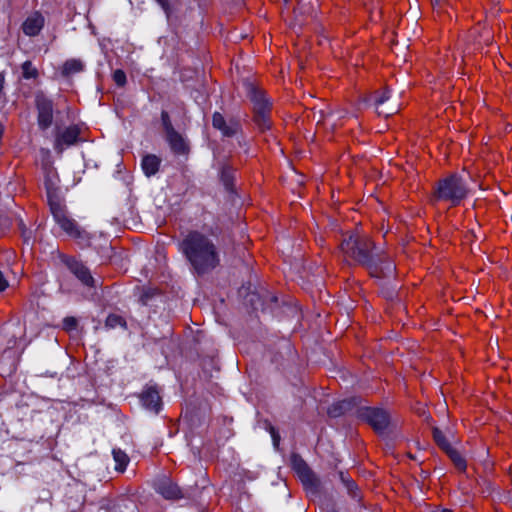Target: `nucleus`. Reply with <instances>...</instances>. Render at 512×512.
Listing matches in <instances>:
<instances>
[{"label":"nucleus","mask_w":512,"mask_h":512,"mask_svg":"<svg viewBox=\"0 0 512 512\" xmlns=\"http://www.w3.org/2000/svg\"><path fill=\"white\" fill-rule=\"evenodd\" d=\"M339 478L347 489L348 495L355 500H360L361 496L359 493V488L355 481L342 471L339 472Z\"/></svg>","instance_id":"4be33fe9"},{"label":"nucleus","mask_w":512,"mask_h":512,"mask_svg":"<svg viewBox=\"0 0 512 512\" xmlns=\"http://www.w3.org/2000/svg\"><path fill=\"white\" fill-rule=\"evenodd\" d=\"M112 454H113V458L117 464L115 467L116 470L123 472L129 463V457L127 456V454L124 451H122L120 449H113Z\"/></svg>","instance_id":"393cba45"},{"label":"nucleus","mask_w":512,"mask_h":512,"mask_svg":"<svg viewBox=\"0 0 512 512\" xmlns=\"http://www.w3.org/2000/svg\"><path fill=\"white\" fill-rule=\"evenodd\" d=\"M80 139V129L77 125H71L58 133L55 139L54 149L62 153L66 147L76 144Z\"/></svg>","instance_id":"1a4fd4ad"},{"label":"nucleus","mask_w":512,"mask_h":512,"mask_svg":"<svg viewBox=\"0 0 512 512\" xmlns=\"http://www.w3.org/2000/svg\"><path fill=\"white\" fill-rule=\"evenodd\" d=\"M390 98V91L388 88H384L382 90L375 91L371 100L373 101L374 106L376 107L378 115H383L388 117L390 115L395 114L398 111L396 106H392L389 108H381V106Z\"/></svg>","instance_id":"dca6fc26"},{"label":"nucleus","mask_w":512,"mask_h":512,"mask_svg":"<svg viewBox=\"0 0 512 512\" xmlns=\"http://www.w3.org/2000/svg\"><path fill=\"white\" fill-rule=\"evenodd\" d=\"M151 297V295L148 293V292H145L142 294L141 296V302L144 304V305H147V301L148 299Z\"/></svg>","instance_id":"72a5a7b5"},{"label":"nucleus","mask_w":512,"mask_h":512,"mask_svg":"<svg viewBox=\"0 0 512 512\" xmlns=\"http://www.w3.org/2000/svg\"><path fill=\"white\" fill-rule=\"evenodd\" d=\"M160 119L164 136L176 130L172 124L171 117L167 111L162 110Z\"/></svg>","instance_id":"cd10ccee"},{"label":"nucleus","mask_w":512,"mask_h":512,"mask_svg":"<svg viewBox=\"0 0 512 512\" xmlns=\"http://www.w3.org/2000/svg\"><path fill=\"white\" fill-rule=\"evenodd\" d=\"M113 81L117 84L119 87L125 86L127 82L126 74L123 70L117 69L113 72L112 75Z\"/></svg>","instance_id":"c756f323"},{"label":"nucleus","mask_w":512,"mask_h":512,"mask_svg":"<svg viewBox=\"0 0 512 512\" xmlns=\"http://www.w3.org/2000/svg\"><path fill=\"white\" fill-rule=\"evenodd\" d=\"M48 204L51 210V213L54 217V220L62 217L67 214L65 206L60 202L57 194L52 193V188L48 186Z\"/></svg>","instance_id":"6ab92c4d"},{"label":"nucleus","mask_w":512,"mask_h":512,"mask_svg":"<svg viewBox=\"0 0 512 512\" xmlns=\"http://www.w3.org/2000/svg\"><path fill=\"white\" fill-rule=\"evenodd\" d=\"M432 434H433V439H434L435 443L438 445V447L440 449L445 451L449 447H451V445L448 442V440L446 439L445 435L443 434V432L439 428L434 427L433 430H432Z\"/></svg>","instance_id":"a878e982"},{"label":"nucleus","mask_w":512,"mask_h":512,"mask_svg":"<svg viewBox=\"0 0 512 512\" xmlns=\"http://www.w3.org/2000/svg\"><path fill=\"white\" fill-rule=\"evenodd\" d=\"M55 221L70 237L78 240L79 242H88L89 237L87 232L82 230L78 226L77 222L74 219L68 217L67 214L63 215Z\"/></svg>","instance_id":"9d476101"},{"label":"nucleus","mask_w":512,"mask_h":512,"mask_svg":"<svg viewBox=\"0 0 512 512\" xmlns=\"http://www.w3.org/2000/svg\"><path fill=\"white\" fill-rule=\"evenodd\" d=\"M432 512H452V511L450 509H445V508H436Z\"/></svg>","instance_id":"c9c22d12"},{"label":"nucleus","mask_w":512,"mask_h":512,"mask_svg":"<svg viewBox=\"0 0 512 512\" xmlns=\"http://www.w3.org/2000/svg\"><path fill=\"white\" fill-rule=\"evenodd\" d=\"M142 405L149 411L158 414L162 402L159 391L155 387L146 388L140 395Z\"/></svg>","instance_id":"4468645a"},{"label":"nucleus","mask_w":512,"mask_h":512,"mask_svg":"<svg viewBox=\"0 0 512 512\" xmlns=\"http://www.w3.org/2000/svg\"><path fill=\"white\" fill-rule=\"evenodd\" d=\"M78 326V320L73 316H68L63 319L62 328L66 332L74 331Z\"/></svg>","instance_id":"c85d7f7f"},{"label":"nucleus","mask_w":512,"mask_h":512,"mask_svg":"<svg viewBox=\"0 0 512 512\" xmlns=\"http://www.w3.org/2000/svg\"><path fill=\"white\" fill-rule=\"evenodd\" d=\"M272 436H273L274 444L277 445L279 437L275 435L273 428H272Z\"/></svg>","instance_id":"e433bc0d"},{"label":"nucleus","mask_w":512,"mask_h":512,"mask_svg":"<svg viewBox=\"0 0 512 512\" xmlns=\"http://www.w3.org/2000/svg\"><path fill=\"white\" fill-rule=\"evenodd\" d=\"M45 24L44 16L36 11L26 18L22 24V31L25 35L34 37L37 36L43 29Z\"/></svg>","instance_id":"2eb2a0df"},{"label":"nucleus","mask_w":512,"mask_h":512,"mask_svg":"<svg viewBox=\"0 0 512 512\" xmlns=\"http://www.w3.org/2000/svg\"><path fill=\"white\" fill-rule=\"evenodd\" d=\"M357 416L379 435L384 434L392 425L390 414L383 408L360 407L357 409Z\"/></svg>","instance_id":"39448f33"},{"label":"nucleus","mask_w":512,"mask_h":512,"mask_svg":"<svg viewBox=\"0 0 512 512\" xmlns=\"http://www.w3.org/2000/svg\"><path fill=\"white\" fill-rule=\"evenodd\" d=\"M105 327L108 329H114L116 327H121L122 329L126 330L127 322L122 316H120L118 314L111 313L107 316V318L105 320Z\"/></svg>","instance_id":"b1692460"},{"label":"nucleus","mask_w":512,"mask_h":512,"mask_svg":"<svg viewBox=\"0 0 512 512\" xmlns=\"http://www.w3.org/2000/svg\"><path fill=\"white\" fill-rule=\"evenodd\" d=\"M35 107L37 110V123L39 129L42 131L47 130L53 124L54 119V104L51 99L46 97L43 92H38L35 95Z\"/></svg>","instance_id":"0eeeda50"},{"label":"nucleus","mask_w":512,"mask_h":512,"mask_svg":"<svg viewBox=\"0 0 512 512\" xmlns=\"http://www.w3.org/2000/svg\"><path fill=\"white\" fill-rule=\"evenodd\" d=\"M339 249L349 264L365 268L375 278L391 277L395 264L384 251H376V244L365 234L356 232L343 235Z\"/></svg>","instance_id":"f257e3e1"},{"label":"nucleus","mask_w":512,"mask_h":512,"mask_svg":"<svg viewBox=\"0 0 512 512\" xmlns=\"http://www.w3.org/2000/svg\"><path fill=\"white\" fill-rule=\"evenodd\" d=\"M8 281L4 276L3 272L0 270V292H3L8 287Z\"/></svg>","instance_id":"2f4dec72"},{"label":"nucleus","mask_w":512,"mask_h":512,"mask_svg":"<svg viewBox=\"0 0 512 512\" xmlns=\"http://www.w3.org/2000/svg\"><path fill=\"white\" fill-rule=\"evenodd\" d=\"M469 191L467 181L458 173H451L434 182L429 202L434 206L447 203L449 207H456L467 198Z\"/></svg>","instance_id":"7ed1b4c3"},{"label":"nucleus","mask_w":512,"mask_h":512,"mask_svg":"<svg viewBox=\"0 0 512 512\" xmlns=\"http://www.w3.org/2000/svg\"><path fill=\"white\" fill-rule=\"evenodd\" d=\"M100 508L101 509H105L106 511H109L110 508H111V502L110 501H105V503H103Z\"/></svg>","instance_id":"f704fd0d"},{"label":"nucleus","mask_w":512,"mask_h":512,"mask_svg":"<svg viewBox=\"0 0 512 512\" xmlns=\"http://www.w3.org/2000/svg\"><path fill=\"white\" fill-rule=\"evenodd\" d=\"M444 452L447 454V456L450 458V460L453 462V464L459 471L463 472L466 470V468H467L466 460L462 457V455L456 449H454L451 446Z\"/></svg>","instance_id":"5701e85b"},{"label":"nucleus","mask_w":512,"mask_h":512,"mask_svg":"<svg viewBox=\"0 0 512 512\" xmlns=\"http://www.w3.org/2000/svg\"><path fill=\"white\" fill-rule=\"evenodd\" d=\"M154 488L163 498L167 500H180L183 498H189L186 491L182 490L172 479L168 477H162L158 479Z\"/></svg>","instance_id":"6e6552de"},{"label":"nucleus","mask_w":512,"mask_h":512,"mask_svg":"<svg viewBox=\"0 0 512 512\" xmlns=\"http://www.w3.org/2000/svg\"><path fill=\"white\" fill-rule=\"evenodd\" d=\"M243 87L245 89L246 96L252 103L254 123L261 132L269 130L272 125V103L266 97L265 91L249 79H245L243 81Z\"/></svg>","instance_id":"20e7f679"},{"label":"nucleus","mask_w":512,"mask_h":512,"mask_svg":"<svg viewBox=\"0 0 512 512\" xmlns=\"http://www.w3.org/2000/svg\"><path fill=\"white\" fill-rule=\"evenodd\" d=\"M236 170L230 165H223L220 171V179L227 191L233 192L235 189Z\"/></svg>","instance_id":"aec40b11"},{"label":"nucleus","mask_w":512,"mask_h":512,"mask_svg":"<svg viewBox=\"0 0 512 512\" xmlns=\"http://www.w3.org/2000/svg\"><path fill=\"white\" fill-rule=\"evenodd\" d=\"M61 262L69 269V271L86 287L95 288L96 280L92 276L89 268L83 262L77 260L73 256L63 253L59 254Z\"/></svg>","instance_id":"423d86ee"},{"label":"nucleus","mask_w":512,"mask_h":512,"mask_svg":"<svg viewBox=\"0 0 512 512\" xmlns=\"http://www.w3.org/2000/svg\"><path fill=\"white\" fill-rule=\"evenodd\" d=\"M212 125L215 129L221 131L225 137H232L241 130V125L238 120L230 119L229 122H226L220 112H214L212 115Z\"/></svg>","instance_id":"9b49d317"},{"label":"nucleus","mask_w":512,"mask_h":512,"mask_svg":"<svg viewBox=\"0 0 512 512\" xmlns=\"http://www.w3.org/2000/svg\"><path fill=\"white\" fill-rule=\"evenodd\" d=\"M84 63L80 59H68L64 62L62 69H61V75L65 78L70 77L73 74L82 72L84 70Z\"/></svg>","instance_id":"412c9836"},{"label":"nucleus","mask_w":512,"mask_h":512,"mask_svg":"<svg viewBox=\"0 0 512 512\" xmlns=\"http://www.w3.org/2000/svg\"><path fill=\"white\" fill-rule=\"evenodd\" d=\"M178 249L197 275L208 274L220 265L217 245L198 230L189 231L179 243Z\"/></svg>","instance_id":"f03ea898"},{"label":"nucleus","mask_w":512,"mask_h":512,"mask_svg":"<svg viewBox=\"0 0 512 512\" xmlns=\"http://www.w3.org/2000/svg\"><path fill=\"white\" fill-rule=\"evenodd\" d=\"M173 154L186 156L190 152L189 141L177 130L170 132L164 136Z\"/></svg>","instance_id":"f8f14e48"},{"label":"nucleus","mask_w":512,"mask_h":512,"mask_svg":"<svg viewBox=\"0 0 512 512\" xmlns=\"http://www.w3.org/2000/svg\"><path fill=\"white\" fill-rule=\"evenodd\" d=\"M291 461L293 469L297 472L304 485L313 486L316 484V478L313 471L301 456L294 454L292 455Z\"/></svg>","instance_id":"ddd939ff"},{"label":"nucleus","mask_w":512,"mask_h":512,"mask_svg":"<svg viewBox=\"0 0 512 512\" xmlns=\"http://www.w3.org/2000/svg\"><path fill=\"white\" fill-rule=\"evenodd\" d=\"M22 76L24 79H35L38 77L39 73L37 68H35L31 61H25L21 65Z\"/></svg>","instance_id":"bb28decb"},{"label":"nucleus","mask_w":512,"mask_h":512,"mask_svg":"<svg viewBox=\"0 0 512 512\" xmlns=\"http://www.w3.org/2000/svg\"><path fill=\"white\" fill-rule=\"evenodd\" d=\"M356 405L355 399H344L342 401H338L333 403L328 408V414L330 417H339L347 412H350L353 407Z\"/></svg>","instance_id":"f3484780"},{"label":"nucleus","mask_w":512,"mask_h":512,"mask_svg":"<svg viewBox=\"0 0 512 512\" xmlns=\"http://www.w3.org/2000/svg\"><path fill=\"white\" fill-rule=\"evenodd\" d=\"M161 6L167 17H170L172 10L168 0H155Z\"/></svg>","instance_id":"7c9ffc66"},{"label":"nucleus","mask_w":512,"mask_h":512,"mask_svg":"<svg viewBox=\"0 0 512 512\" xmlns=\"http://www.w3.org/2000/svg\"><path fill=\"white\" fill-rule=\"evenodd\" d=\"M441 0H432V3L439 4Z\"/></svg>","instance_id":"4c0bfd02"},{"label":"nucleus","mask_w":512,"mask_h":512,"mask_svg":"<svg viewBox=\"0 0 512 512\" xmlns=\"http://www.w3.org/2000/svg\"><path fill=\"white\" fill-rule=\"evenodd\" d=\"M48 186L52 188V193L56 194V187L51 179H46V181H45V187H46L47 193H48Z\"/></svg>","instance_id":"473e14b6"},{"label":"nucleus","mask_w":512,"mask_h":512,"mask_svg":"<svg viewBox=\"0 0 512 512\" xmlns=\"http://www.w3.org/2000/svg\"><path fill=\"white\" fill-rule=\"evenodd\" d=\"M160 164L161 159L154 154L144 156L141 162L143 172L147 177L155 175L159 171Z\"/></svg>","instance_id":"a211bd4d"}]
</instances>
